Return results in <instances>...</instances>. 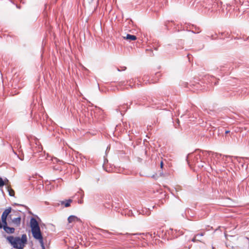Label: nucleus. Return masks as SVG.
Wrapping results in <instances>:
<instances>
[{"mask_svg":"<svg viewBox=\"0 0 249 249\" xmlns=\"http://www.w3.org/2000/svg\"><path fill=\"white\" fill-rule=\"evenodd\" d=\"M30 226L33 237L35 239L39 240L42 249H45V247L43 243V237L40 232L38 223L34 218H31L30 220Z\"/></svg>","mask_w":249,"mask_h":249,"instance_id":"1","label":"nucleus"},{"mask_svg":"<svg viewBox=\"0 0 249 249\" xmlns=\"http://www.w3.org/2000/svg\"><path fill=\"white\" fill-rule=\"evenodd\" d=\"M7 240L14 248L17 249H23L27 242V236L25 234H22L21 237L9 236Z\"/></svg>","mask_w":249,"mask_h":249,"instance_id":"2","label":"nucleus"},{"mask_svg":"<svg viewBox=\"0 0 249 249\" xmlns=\"http://www.w3.org/2000/svg\"><path fill=\"white\" fill-rule=\"evenodd\" d=\"M199 149L196 150L195 151V154H190L187 157V160H188V156L190 157H194L193 160V162L194 164H196V163L198 162L199 160H200L201 162H203V158L202 157V155L200 153H197V152H198Z\"/></svg>","mask_w":249,"mask_h":249,"instance_id":"3","label":"nucleus"},{"mask_svg":"<svg viewBox=\"0 0 249 249\" xmlns=\"http://www.w3.org/2000/svg\"><path fill=\"white\" fill-rule=\"evenodd\" d=\"M15 215L17 216V217L13 218V214H11L9 215V218L12 221L13 225L15 227H19L21 223V217L19 215H17V214H18V213L17 212H14Z\"/></svg>","mask_w":249,"mask_h":249,"instance_id":"4","label":"nucleus"},{"mask_svg":"<svg viewBox=\"0 0 249 249\" xmlns=\"http://www.w3.org/2000/svg\"><path fill=\"white\" fill-rule=\"evenodd\" d=\"M100 234L105 238H109L110 236L112 234L110 232L105 230H101Z\"/></svg>","mask_w":249,"mask_h":249,"instance_id":"5","label":"nucleus"},{"mask_svg":"<svg viewBox=\"0 0 249 249\" xmlns=\"http://www.w3.org/2000/svg\"><path fill=\"white\" fill-rule=\"evenodd\" d=\"M72 202L71 199H67L60 202L61 205H64L65 207H68L71 206V203Z\"/></svg>","mask_w":249,"mask_h":249,"instance_id":"6","label":"nucleus"},{"mask_svg":"<svg viewBox=\"0 0 249 249\" xmlns=\"http://www.w3.org/2000/svg\"><path fill=\"white\" fill-rule=\"evenodd\" d=\"M2 227L5 231L8 233H13L15 232V229L14 228L8 227L7 225L3 226Z\"/></svg>","mask_w":249,"mask_h":249,"instance_id":"7","label":"nucleus"},{"mask_svg":"<svg viewBox=\"0 0 249 249\" xmlns=\"http://www.w3.org/2000/svg\"><path fill=\"white\" fill-rule=\"evenodd\" d=\"M68 221L69 223H71L76 221H79L80 219L75 215H70L68 218Z\"/></svg>","mask_w":249,"mask_h":249,"instance_id":"8","label":"nucleus"},{"mask_svg":"<svg viewBox=\"0 0 249 249\" xmlns=\"http://www.w3.org/2000/svg\"><path fill=\"white\" fill-rule=\"evenodd\" d=\"M11 208L9 207L4 210L1 216L4 217H7L9 213L11 212Z\"/></svg>","mask_w":249,"mask_h":249,"instance_id":"9","label":"nucleus"},{"mask_svg":"<svg viewBox=\"0 0 249 249\" xmlns=\"http://www.w3.org/2000/svg\"><path fill=\"white\" fill-rule=\"evenodd\" d=\"M177 230H173V229H171L170 231H168V234H171L173 236V238H177L179 235V233L177 234Z\"/></svg>","mask_w":249,"mask_h":249,"instance_id":"10","label":"nucleus"},{"mask_svg":"<svg viewBox=\"0 0 249 249\" xmlns=\"http://www.w3.org/2000/svg\"><path fill=\"white\" fill-rule=\"evenodd\" d=\"M124 39L129 41L135 40L137 39L136 36L130 34H127L126 37H124Z\"/></svg>","mask_w":249,"mask_h":249,"instance_id":"11","label":"nucleus"},{"mask_svg":"<svg viewBox=\"0 0 249 249\" xmlns=\"http://www.w3.org/2000/svg\"><path fill=\"white\" fill-rule=\"evenodd\" d=\"M159 101H160V100L154 97L151 99V101H149V103L151 106H153L159 104L160 103Z\"/></svg>","mask_w":249,"mask_h":249,"instance_id":"12","label":"nucleus"},{"mask_svg":"<svg viewBox=\"0 0 249 249\" xmlns=\"http://www.w3.org/2000/svg\"><path fill=\"white\" fill-rule=\"evenodd\" d=\"M198 152L199 153H200L202 155V157L203 158V160L205 159V158L206 157H207L209 155L210 153V152L209 151H203L200 150H199Z\"/></svg>","mask_w":249,"mask_h":249,"instance_id":"13","label":"nucleus"},{"mask_svg":"<svg viewBox=\"0 0 249 249\" xmlns=\"http://www.w3.org/2000/svg\"><path fill=\"white\" fill-rule=\"evenodd\" d=\"M7 188V191H8V192L9 193V195L10 196H14V195H15V191H14L13 189H12L11 188L10 186H8Z\"/></svg>","mask_w":249,"mask_h":249,"instance_id":"14","label":"nucleus"},{"mask_svg":"<svg viewBox=\"0 0 249 249\" xmlns=\"http://www.w3.org/2000/svg\"><path fill=\"white\" fill-rule=\"evenodd\" d=\"M49 161H51V162L54 163L55 162H57V158H53V159L52 157L49 156L48 154V164H50L51 163L49 162Z\"/></svg>","mask_w":249,"mask_h":249,"instance_id":"15","label":"nucleus"},{"mask_svg":"<svg viewBox=\"0 0 249 249\" xmlns=\"http://www.w3.org/2000/svg\"><path fill=\"white\" fill-rule=\"evenodd\" d=\"M199 235V234H196L195 235V236L194 237V238L192 239V241L193 242H196V241L202 242V241L200 239H197V237Z\"/></svg>","mask_w":249,"mask_h":249,"instance_id":"16","label":"nucleus"},{"mask_svg":"<svg viewBox=\"0 0 249 249\" xmlns=\"http://www.w3.org/2000/svg\"><path fill=\"white\" fill-rule=\"evenodd\" d=\"M142 234L143 236H145V237L147 239L152 238V234L150 233V232H148V233H146L145 234L142 233Z\"/></svg>","mask_w":249,"mask_h":249,"instance_id":"17","label":"nucleus"},{"mask_svg":"<svg viewBox=\"0 0 249 249\" xmlns=\"http://www.w3.org/2000/svg\"><path fill=\"white\" fill-rule=\"evenodd\" d=\"M211 79L210 80L211 81V82L212 83L213 82L215 85L217 84L218 81V80H217V79L216 78H215L214 76H212L211 77Z\"/></svg>","mask_w":249,"mask_h":249,"instance_id":"18","label":"nucleus"},{"mask_svg":"<svg viewBox=\"0 0 249 249\" xmlns=\"http://www.w3.org/2000/svg\"><path fill=\"white\" fill-rule=\"evenodd\" d=\"M7 217H1V221L2 223V226H5L7 225L6 219Z\"/></svg>","mask_w":249,"mask_h":249,"instance_id":"19","label":"nucleus"},{"mask_svg":"<svg viewBox=\"0 0 249 249\" xmlns=\"http://www.w3.org/2000/svg\"><path fill=\"white\" fill-rule=\"evenodd\" d=\"M48 228L51 229V231H55V227L52 224H48Z\"/></svg>","mask_w":249,"mask_h":249,"instance_id":"20","label":"nucleus"},{"mask_svg":"<svg viewBox=\"0 0 249 249\" xmlns=\"http://www.w3.org/2000/svg\"><path fill=\"white\" fill-rule=\"evenodd\" d=\"M176 124H174L175 128H178L179 126V121L178 119H177L176 120Z\"/></svg>","mask_w":249,"mask_h":249,"instance_id":"21","label":"nucleus"},{"mask_svg":"<svg viewBox=\"0 0 249 249\" xmlns=\"http://www.w3.org/2000/svg\"><path fill=\"white\" fill-rule=\"evenodd\" d=\"M5 184L4 181L1 178H0V187L3 186Z\"/></svg>","mask_w":249,"mask_h":249,"instance_id":"22","label":"nucleus"},{"mask_svg":"<svg viewBox=\"0 0 249 249\" xmlns=\"http://www.w3.org/2000/svg\"><path fill=\"white\" fill-rule=\"evenodd\" d=\"M103 167L104 168V170H106L107 172L109 173L110 172V169L109 168L108 169L107 167L103 166Z\"/></svg>","mask_w":249,"mask_h":249,"instance_id":"23","label":"nucleus"},{"mask_svg":"<svg viewBox=\"0 0 249 249\" xmlns=\"http://www.w3.org/2000/svg\"><path fill=\"white\" fill-rule=\"evenodd\" d=\"M155 75L157 77H158L161 75V74L160 73V72H158L156 73Z\"/></svg>","mask_w":249,"mask_h":249,"instance_id":"24","label":"nucleus"},{"mask_svg":"<svg viewBox=\"0 0 249 249\" xmlns=\"http://www.w3.org/2000/svg\"><path fill=\"white\" fill-rule=\"evenodd\" d=\"M126 69V68L125 67H123V69L122 70H120L119 68H117V70L118 71H124L125 70V69Z\"/></svg>","mask_w":249,"mask_h":249,"instance_id":"25","label":"nucleus"},{"mask_svg":"<svg viewBox=\"0 0 249 249\" xmlns=\"http://www.w3.org/2000/svg\"><path fill=\"white\" fill-rule=\"evenodd\" d=\"M163 161H161L160 163V168H163Z\"/></svg>","mask_w":249,"mask_h":249,"instance_id":"26","label":"nucleus"},{"mask_svg":"<svg viewBox=\"0 0 249 249\" xmlns=\"http://www.w3.org/2000/svg\"><path fill=\"white\" fill-rule=\"evenodd\" d=\"M187 57H188V58L189 61L190 62V61H191V57H190V54H188L187 55Z\"/></svg>","mask_w":249,"mask_h":249,"instance_id":"27","label":"nucleus"},{"mask_svg":"<svg viewBox=\"0 0 249 249\" xmlns=\"http://www.w3.org/2000/svg\"><path fill=\"white\" fill-rule=\"evenodd\" d=\"M169 22V21H166V22H165V25L166 27H167V26H168V24Z\"/></svg>","mask_w":249,"mask_h":249,"instance_id":"28","label":"nucleus"},{"mask_svg":"<svg viewBox=\"0 0 249 249\" xmlns=\"http://www.w3.org/2000/svg\"><path fill=\"white\" fill-rule=\"evenodd\" d=\"M199 235V236H202L204 235V232H202L201 233H198Z\"/></svg>","mask_w":249,"mask_h":249,"instance_id":"29","label":"nucleus"},{"mask_svg":"<svg viewBox=\"0 0 249 249\" xmlns=\"http://www.w3.org/2000/svg\"><path fill=\"white\" fill-rule=\"evenodd\" d=\"M152 83H155L157 82V80H156L152 79Z\"/></svg>","mask_w":249,"mask_h":249,"instance_id":"30","label":"nucleus"},{"mask_svg":"<svg viewBox=\"0 0 249 249\" xmlns=\"http://www.w3.org/2000/svg\"><path fill=\"white\" fill-rule=\"evenodd\" d=\"M230 132V131L229 130H226L225 131V134H228Z\"/></svg>","mask_w":249,"mask_h":249,"instance_id":"31","label":"nucleus"},{"mask_svg":"<svg viewBox=\"0 0 249 249\" xmlns=\"http://www.w3.org/2000/svg\"><path fill=\"white\" fill-rule=\"evenodd\" d=\"M198 166L200 167H203L204 165L203 164H201L200 165H198Z\"/></svg>","mask_w":249,"mask_h":249,"instance_id":"32","label":"nucleus"},{"mask_svg":"<svg viewBox=\"0 0 249 249\" xmlns=\"http://www.w3.org/2000/svg\"><path fill=\"white\" fill-rule=\"evenodd\" d=\"M195 86H196V88H198L199 87V85L198 84L196 85H194Z\"/></svg>","mask_w":249,"mask_h":249,"instance_id":"33","label":"nucleus"},{"mask_svg":"<svg viewBox=\"0 0 249 249\" xmlns=\"http://www.w3.org/2000/svg\"><path fill=\"white\" fill-rule=\"evenodd\" d=\"M92 111L94 112V113H95V111L94 110H91V115L92 116Z\"/></svg>","mask_w":249,"mask_h":249,"instance_id":"34","label":"nucleus"},{"mask_svg":"<svg viewBox=\"0 0 249 249\" xmlns=\"http://www.w3.org/2000/svg\"><path fill=\"white\" fill-rule=\"evenodd\" d=\"M199 32H200V31H196V32H194V31H193V33H199Z\"/></svg>","mask_w":249,"mask_h":249,"instance_id":"35","label":"nucleus"},{"mask_svg":"<svg viewBox=\"0 0 249 249\" xmlns=\"http://www.w3.org/2000/svg\"><path fill=\"white\" fill-rule=\"evenodd\" d=\"M144 153H145V155H146V154H147V151H146V150H145V151H144Z\"/></svg>","mask_w":249,"mask_h":249,"instance_id":"36","label":"nucleus"},{"mask_svg":"<svg viewBox=\"0 0 249 249\" xmlns=\"http://www.w3.org/2000/svg\"><path fill=\"white\" fill-rule=\"evenodd\" d=\"M247 39L249 41V36L247 38Z\"/></svg>","mask_w":249,"mask_h":249,"instance_id":"37","label":"nucleus"},{"mask_svg":"<svg viewBox=\"0 0 249 249\" xmlns=\"http://www.w3.org/2000/svg\"><path fill=\"white\" fill-rule=\"evenodd\" d=\"M213 249H215V248L214 247H212Z\"/></svg>","mask_w":249,"mask_h":249,"instance_id":"38","label":"nucleus"},{"mask_svg":"<svg viewBox=\"0 0 249 249\" xmlns=\"http://www.w3.org/2000/svg\"><path fill=\"white\" fill-rule=\"evenodd\" d=\"M95 109H96V110H100V108H96Z\"/></svg>","mask_w":249,"mask_h":249,"instance_id":"39","label":"nucleus"}]
</instances>
